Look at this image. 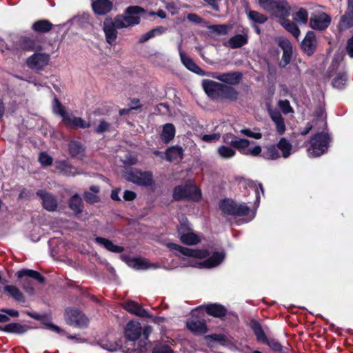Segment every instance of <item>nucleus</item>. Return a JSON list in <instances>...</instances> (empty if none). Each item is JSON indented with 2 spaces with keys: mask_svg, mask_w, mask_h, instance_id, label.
Wrapping results in <instances>:
<instances>
[{
  "mask_svg": "<svg viewBox=\"0 0 353 353\" xmlns=\"http://www.w3.org/2000/svg\"><path fill=\"white\" fill-rule=\"evenodd\" d=\"M170 250H176L183 256H189L186 265L192 267L213 268L219 265L224 259L225 254L223 252H214L210 257L203 263L198 262L197 259H204L208 256V252L204 250H193L182 247L176 243H170L167 245Z\"/></svg>",
  "mask_w": 353,
  "mask_h": 353,
  "instance_id": "1",
  "label": "nucleus"
},
{
  "mask_svg": "<svg viewBox=\"0 0 353 353\" xmlns=\"http://www.w3.org/2000/svg\"><path fill=\"white\" fill-rule=\"evenodd\" d=\"M144 12L145 10L141 7L129 6L125 10V15H119L114 18L117 28L121 29L139 24L140 23L139 14Z\"/></svg>",
  "mask_w": 353,
  "mask_h": 353,
  "instance_id": "2",
  "label": "nucleus"
},
{
  "mask_svg": "<svg viewBox=\"0 0 353 353\" xmlns=\"http://www.w3.org/2000/svg\"><path fill=\"white\" fill-rule=\"evenodd\" d=\"M201 190L190 181L184 185L175 187L173 191V197L176 201L188 199L199 201L201 199Z\"/></svg>",
  "mask_w": 353,
  "mask_h": 353,
  "instance_id": "3",
  "label": "nucleus"
},
{
  "mask_svg": "<svg viewBox=\"0 0 353 353\" xmlns=\"http://www.w3.org/2000/svg\"><path fill=\"white\" fill-rule=\"evenodd\" d=\"M53 112L62 117L63 121L68 128L85 129L90 126V123L83 120L81 117H72L68 114L57 98H54L53 101Z\"/></svg>",
  "mask_w": 353,
  "mask_h": 353,
  "instance_id": "4",
  "label": "nucleus"
},
{
  "mask_svg": "<svg viewBox=\"0 0 353 353\" xmlns=\"http://www.w3.org/2000/svg\"><path fill=\"white\" fill-rule=\"evenodd\" d=\"M330 138L327 133H317L310 139V145L307 149L308 155L317 157L327 152Z\"/></svg>",
  "mask_w": 353,
  "mask_h": 353,
  "instance_id": "5",
  "label": "nucleus"
},
{
  "mask_svg": "<svg viewBox=\"0 0 353 353\" xmlns=\"http://www.w3.org/2000/svg\"><path fill=\"white\" fill-rule=\"evenodd\" d=\"M223 216H244L249 215L250 208L245 203L239 204L232 199H224L219 203Z\"/></svg>",
  "mask_w": 353,
  "mask_h": 353,
  "instance_id": "6",
  "label": "nucleus"
},
{
  "mask_svg": "<svg viewBox=\"0 0 353 353\" xmlns=\"http://www.w3.org/2000/svg\"><path fill=\"white\" fill-rule=\"evenodd\" d=\"M18 278L21 279L23 290L30 295L34 293L33 283L30 279H34L41 283L44 282V277L37 271L29 269H23L17 273Z\"/></svg>",
  "mask_w": 353,
  "mask_h": 353,
  "instance_id": "7",
  "label": "nucleus"
},
{
  "mask_svg": "<svg viewBox=\"0 0 353 353\" xmlns=\"http://www.w3.org/2000/svg\"><path fill=\"white\" fill-rule=\"evenodd\" d=\"M124 178L133 183L142 186H150L153 184V176L151 172H141L137 169H127L123 174Z\"/></svg>",
  "mask_w": 353,
  "mask_h": 353,
  "instance_id": "8",
  "label": "nucleus"
},
{
  "mask_svg": "<svg viewBox=\"0 0 353 353\" xmlns=\"http://www.w3.org/2000/svg\"><path fill=\"white\" fill-rule=\"evenodd\" d=\"M50 55L46 52L37 51L26 59V65L35 72H40L49 65Z\"/></svg>",
  "mask_w": 353,
  "mask_h": 353,
  "instance_id": "9",
  "label": "nucleus"
},
{
  "mask_svg": "<svg viewBox=\"0 0 353 353\" xmlns=\"http://www.w3.org/2000/svg\"><path fill=\"white\" fill-rule=\"evenodd\" d=\"M177 232L181 241L184 244L196 245L201 241L199 236L190 230L186 220L181 223Z\"/></svg>",
  "mask_w": 353,
  "mask_h": 353,
  "instance_id": "10",
  "label": "nucleus"
},
{
  "mask_svg": "<svg viewBox=\"0 0 353 353\" xmlns=\"http://www.w3.org/2000/svg\"><path fill=\"white\" fill-rule=\"evenodd\" d=\"M290 12L291 6L285 0H277L270 14L281 21L284 18L288 17Z\"/></svg>",
  "mask_w": 353,
  "mask_h": 353,
  "instance_id": "11",
  "label": "nucleus"
},
{
  "mask_svg": "<svg viewBox=\"0 0 353 353\" xmlns=\"http://www.w3.org/2000/svg\"><path fill=\"white\" fill-rule=\"evenodd\" d=\"M207 76L232 85L238 83L242 77L241 73L239 72H230L221 74L209 72L207 73Z\"/></svg>",
  "mask_w": 353,
  "mask_h": 353,
  "instance_id": "12",
  "label": "nucleus"
},
{
  "mask_svg": "<svg viewBox=\"0 0 353 353\" xmlns=\"http://www.w3.org/2000/svg\"><path fill=\"white\" fill-rule=\"evenodd\" d=\"M202 87L205 92L212 99H220V92H221L223 84L209 80L204 79L202 81Z\"/></svg>",
  "mask_w": 353,
  "mask_h": 353,
  "instance_id": "13",
  "label": "nucleus"
},
{
  "mask_svg": "<svg viewBox=\"0 0 353 353\" xmlns=\"http://www.w3.org/2000/svg\"><path fill=\"white\" fill-rule=\"evenodd\" d=\"M67 321L72 325L83 327L88 325L87 317L77 310H67Z\"/></svg>",
  "mask_w": 353,
  "mask_h": 353,
  "instance_id": "14",
  "label": "nucleus"
},
{
  "mask_svg": "<svg viewBox=\"0 0 353 353\" xmlns=\"http://www.w3.org/2000/svg\"><path fill=\"white\" fill-rule=\"evenodd\" d=\"M331 18L325 12L315 14L310 18V24L312 29L323 30L328 27Z\"/></svg>",
  "mask_w": 353,
  "mask_h": 353,
  "instance_id": "15",
  "label": "nucleus"
},
{
  "mask_svg": "<svg viewBox=\"0 0 353 353\" xmlns=\"http://www.w3.org/2000/svg\"><path fill=\"white\" fill-rule=\"evenodd\" d=\"M125 336L130 341H135L139 339L142 333V327L139 322L129 321L125 328Z\"/></svg>",
  "mask_w": 353,
  "mask_h": 353,
  "instance_id": "16",
  "label": "nucleus"
},
{
  "mask_svg": "<svg viewBox=\"0 0 353 353\" xmlns=\"http://www.w3.org/2000/svg\"><path fill=\"white\" fill-rule=\"evenodd\" d=\"M115 19L114 21L111 19H105L103 22V31L105 36L106 41L110 45H113L117 37V31Z\"/></svg>",
  "mask_w": 353,
  "mask_h": 353,
  "instance_id": "17",
  "label": "nucleus"
},
{
  "mask_svg": "<svg viewBox=\"0 0 353 353\" xmlns=\"http://www.w3.org/2000/svg\"><path fill=\"white\" fill-rule=\"evenodd\" d=\"M37 195L42 200L43 206L46 210L54 211L57 209V201L54 196L43 190L37 191Z\"/></svg>",
  "mask_w": 353,
  "mask_h": 353,
  "instance_id": "18",
  "label": "nucleus"
},
{
  "mask_svg": "<svg viewBox=\"0 0 353 353\" xmlns=\"http://www.w3.org/2000/svg\"><path fill=\"white\" fill-rule=\"evenodd\" d=\"M18 45L21 49L27 51H41L43 49L34 37H21L18 41Z\"/></svg>",
  "mask_w": 353,
  "mask_h": 353,
  "instance_id": "19",
  "label": "nucleus"
},
{
  "mask_svg": "<svg viewBox=\"0 0 353 353\" xmlns=\"http://www.w3.org/2000/svg\"><path fill=\"white\" fill-rule=\"evenodd\" d=\"M92 8L99 15H105L112 8V3L109 0H92Z\"/></svg>",
  "mask_w": 353,
  "mask_h": 353,
  "instance_id": "20",
  "label": "nucleus"
},
{
  "mask_svg": "<svg viewBox=\"0 0 353 353\" xmlns=\"http://www.w3.org/2000/svg\"><path fill=\"white\" fill-rule=\"evenodd\" d=\"M123 308L128 312L140 316L150 317V314L147 310L143 308L139 303L133 301H128L123 305Z\"/></svg>",
  "mask_w": 353,
  "mask_h": 353,
  "instance_id": "21",
  "label": "nucleus"
},
{
  "mask_svg": "<svg viewBox=\"0 0 353 353\" xmlns=\"http://www.w3.org/2000/svg\"><path fill=\"white\" fill-rule=\"evenodd\" d=\"M316 46V40L313 32H308L301 43V48L308 55L314 53Z\"/></svg>",
  "mask_w": 353,
  "mask_h": 353,
  "instance_id": "22",
  "label": "nucleus"
},
{
  "mask_svg": "<svg viewBox=\"0 0 353 353\" xmlns=\"http://www.w3.org/2000/svg\"><path fill=\"white\" fill-rule=\"evenodd\" d=\"M188 328L194 334L200 335L207 332L208 329L204 321L192 319L187 322Z\"/></svg>",
  "mask_w": 353,
  "mask_h": 353,
  "instance_id": "23",
  "label": "nucleus"
},
{
  "mask_svg": "<svg viewBox=\"0 0 353 353\" xmlns=\"http://www.w3.org/2000/svg\"><path fill=\"white\" fill-rule=\"evenodd\" d=\"M180 59L182 63L188 70L201 76L207 75V74L186 54H182Z\"/></svg>",
  "mask_w": 353,
  "mask_h": 353,
  "instance_id": "24",
  "label": "nucleus"
},
{
  "mask_svg": "<svg viewBox=\"0 0 353 353\" xmlns=\"http://www.w3.org/2000/svg\"><path fill=\"white\" fill-rule=\"evenodd\" d=\"M128 265L137 270H147L150 268H157V265L150 263L145 259L141 258H132L128 260Z\"/></svg>",
  "mask_w": 353,
  "mask_h": 353,
  "instance_id": "25",
  "label": "nucleus"
},
{
  "mask_svg": "<svg viewBox=\"0 0 353 353\" xmlns=\"http://www.w3.org/2000/svg\"><path fill=\"white\" fill-rule=\"evenodd\" d=\"M56 168L63 175L70 176L79 174L77 170L72 167L65 161H58L56 163Z\"/></svg>",
  "mask_w": 353,
  "mask_h": 353,
  "instance_id": "26",
  "label": "nucleus"
},
{
  "mask_svg": "<svg viewBox=\"0 0 353 353\" xmlns=\"http://www.w3.org/2000/svg\"><path fill=\"white\" fill-rule=\"evenodd\" d=\"M248 37L246 34H239L231 37L227 42V46L232 49L239 48L248 43Z\"/></svg>",
  "mask_w": 353,
  "mask_h": 353,
  "instance_id": "27",
  "label": "nucleus"
},
{
  "mask_svg": "<svg viewBox=\"0 0 353 353\" xmlns=\"http://www.w3.org/2000/svg\"><path fill=\"white\" fill-rule=\"evenodd\" d=\"M183 150L180 146H172L165 152V158L168 161H179L183 159Z\"/></svg>",
  "mask_w": 353,
  "mask_h": 353,
  "instance_id": "28",
  "label": "nucleus"
},
{
  "mask_svg": "<svg viewBox=\"0 0 353 353\" xmlns=\"http://www.w3.org/2000/svg\"><path fill=\"white\" fill-rule=\"evenodd\" d=\"M281 25L290 33H291L296 39H299L301 31L297 25L287 18H284L279 21Z\"/></svg>",
  "mask_w": 353,
  "mask_h": 353,
  "instance_id": "29",
  "label": "nucleus"
},
{
  "mask_svg": "<svg viewBox=\"0 0 353 353\" xmlns=\"http://www.w3.org/2000/svg\"><path fill=\"white\" fill-rule=\"evenodd\" d=\"M95 240L97 243L103 246L105 249L110 252L114 253H120L122 252L124 250L123 247L114 244L111 241L107 239L97 237Z\"/></svg>",
  "mask_w": 353,
  "mask_h": 353,
  "instance_id": "30",
  "label": "nucleus"
},
{
  "mask_svg": "<svg viewBox=\"0 0 353 353\" xmlns=\"http://www.w3.org/2000/svg\"><path fill=\"white\" fill-rule=\"evenodd\" d=\"M30 327L26 325H21L18 323H12L6 325L3 328L0 327L1 330L14 334H23L29 330Z\"/></svg>",
  "mask_w": 353,
  "mask_h": 353,
  "instance_id": "31",
  "label": "nucleus"
},
{
  "mask_svg": "<svg viewBox=\"0 0 353 353\" xmlns=\"http://www.w3.org/2000/svg\"><path fill=\"white\" fill-rule=\"evenodd\" d=\"M52 27V23L49 21L42 19L35 21L32 26V29L37 32L46 33L50 31Z\"/></svg>",
  "mask_w": 353,
  "mask_h": 353,
  "instance_id": "32",
  "label": "nucleus"
},
{
  "mask_svg": "<svg viewBox=\"0 0 353 353\" xmlns=\"http://www.w3.org/2000/svg\"><path fill=\"white\" fill-rule=\"evenodd\" d=\"M175 135V128L172 123H166L163 128L161 139L165 143H168Z\"/></svg>",
  "mask_w": 353,
  "mask_h": 353,
  "instance_id": "33",
  "label": "nucleus"
},
{
  "mask_svg": "<svg viewBox=\"0 0 353 353\" xmlns=\"http://www.w3.org/2000/svg\"><path fill=\"white\" fill-rule=\"evenodd\" d=\"M230 143V145L236 148L240 152V153L245 155L246 154L248 146L250 144V142L245 139L234 137L232 139Z\"/></svg>",
  "mask_w": 353,
  "mask_h": 353,
  "instance_id": "34",
  "label": "nucleus"
},
{
  "mask_svg": "<svg viewBox=\"0 0 353 353\" xmlns=\"http://www.w3.org/2000/svg\"><path fill=\"white\" fill-rule=\"evenodd\" d=\"M205 311L208 314L215 317L223 316L226 312V310L223 306L215 303L208 305L205 307Z\"/></svg>",
  "mask_w": 353,
  "mask_h": 353,
  "instance_id": "35",
  "label": "nucleus"
},
{
  "mask_svg": "<svg viewBox=\"0 0 353 353\" xmlns=\"http://www.w3.org/2000/svg\"><path fill=\"white\" fill-rule=\"evenodd\" d=\"M279 150H281L282 157L285 159L288 158L292 152V145L291 143L285 138H281L276 144Z\"/></svg>",
  "mask_w": 353,
  "mask_h": 353,
  "instance_id": "36",
  "label": "nucleus"
},
{
  "mask_svg": "<svg viewBox=\"0 0 353 353\" xmlns=\"http://www.w3.org/2000/svg\"><path fill=\"white\" fill-rule=\"evenodd\" d=\"M216 152L218 156L222 159H232L236 154L235 150L225 145L219 146L217 148Z\"/></svg>",
  "mask_w": 353,
  "mask_h": 353,
  "instance_id": "37",
  "label": "nucleus"
},
{
  "mask_svg": "<svg viewBox=\"0 0 353 353\" xmlns=\"http://www.w3.org/2000/svg\"><path fill=\"white\" fill-rule=\"evenodd\" d=\"M4 290L10 296L19 302H25V297L22 292L14 285H8L4 287Z\"/></svg>",
  "mask_w": 353,
  "mask_h": 353,
  "instance_id": "38",
  "label": "nucleus"
},
{
  "mask_svg": "<svg viewBox=\"0 0 353 353\" xmlns=\"http://www.w3.org/2000/svg\"><path fill=\"white\" fill-rule=\"evenodd\" d=\"M245 10L248 19L254 23L263 24L268 21V17L263 14L257 11L249 10L248 7L246 8Z\"/></svg>",
  "mask_w": 353,
  "mask_h": 353,
  "instance_id": "39",
  "label": "nucleus"
},
{
  "mask_svg": "<svg viewBox=\"0 0 353 353\" xmlns=\"http://www.w3.org/2000/svg\"><path fill=\"white\" fill-rule=\"evenodd\" d=\"M277 145H269L265 147L263 153V158L266 159L274 160L281 157Z\"/></svg>",
  "mask_w": 353,
  "mask_h": 353,
  "instance_id": "40",
  "label": "nucleus"
},
{
  "mask_svg": "<svg viewBox=\"0 0 353 353\" xmlns=\"http://www.w3.org/2000/svg\"><path fill=\"white\" fill-rule=\"evenodd\" d=\"M250 327L253 330L254 334L256 335V339L259 341L263 343V341L266 340L267 336L259 322L256 321H251Z\"/></svg>",
  "mask_w": 353,
  "mask_h": 353,
  "instance_id": "41",
  "label": "nucleus"
},
{
  "mask_svg": "<svg viewBox=\"0 0 353 353\" xmlns=\"http://www.w3.org/2000/svg\"><path fill=\"white\" fill-rule=\"evenodd\" d=\"M353 6L352 5L351 0H349V6ZM340 27L341 28H348L353 26V12H347L341 18L340 21Z\"/></svg>",
  "mask_w": 353,
  "mask_h": 353,
  "instance_id": "42",
  "label": "nucleus"
},
{
  "mask_svg": "<svg viewBox=\"0 0 353 353\" xmlns=\"http://www.w3.org/2000/svg\"><path fill=\"white\" fill-rule=\"evenodd\" d=\"M70 208L75 213H80L82 210V199L79 194H74L69 203Z\"/></svg>",
  "mask_w": 353,
  "mask_h": 353,
  "instance_id": "43",
  "label": "nucleus"
},
{
  "mask_svg": "<svg viewBox=\"0 0 353 353\" xmlns=\"http://www.w3.org/2000/svg\"><path fill=\"white\" fill-rule=\"evenodd\" d=\"M99 192V188L97 185L90 187V192H85L84 194L85 199L91 203H97L99 201L97 193Z\"/></svg>",
  "mask_w": 353,
  "mask_h": 353,
  "instance_id": "44",
  "label": "nucleus"
},
{
  "mask_svg": "<svg viewBox=\"0 0 353 353\" xmlns=\"http://www.w3.org/2000/svg\"><path fill=\"white\" fill-rule=\"evenodd\" d=\"M293 19L299 24L305 25L308 21V12L305 9L301 8L296 12H295Z\"/></svg>",
  "mask_w": 353,
  "mask_h": 353,
  "instance_id": "45",
  "label": "nucleus"
},
{
  "mask_svg": "<svg viewBox=\"0 0 353 353\" xmlns=\"http://www.w3.org/2000/svg\"><path fill=\"white\" fill-rule=\"evenodd\" d=\"M236 94L237 93L233 88L223 85L220 98L234 99L236 98Z\"/></svg>",
  "mask_w": 353,
  "mask_h": 353,
  "instance_id": "46",
  "label": "nucleus"
},
{
  "mask_svg": "<svg viewBox=\"0 0 353 353\" xmlns=\"http://www.w3.org/2000/svg\"><path fill=\"white\" fill-rule=\"evenodd\" d=\"M3 314L0 313V323H6L10 321V318L8 316L12 317H17L19 316V312L17 310L12 309H1L0 310Z\"/></svg>",
  "mask_w": 353,
  "mask_h": 353,
  "instance_id": "47",
  "label": "nucleus"
},
{
  "mask_svg": "<svg viewBox=\"0 0 353 353\" xmlns=\"http://www.w3.org/2000/svg\"><path fill=\"white\" fill-rule=\"evenodd\" d=\"M69 151L72 157H79L83 152V149L80 143L73 141L69 144Z\"/></svg>",
  "mask_w": 353,
  "mask_h": 353,
  "instance_id": "48",
  "label": "nucleus"
},
{
  "mask_svg": "<svg viewBox=\"0 0 353 353\" xmlns=\"http://www.w3.org/2000/svg\"><path fill=\"white\" fill-rule=\"evenodd\" d=\"M347 81V75L345 73L339 74L332 81V85L338 89L343 88Z\"/></svg>",
  "mask_w": 353,
  "mask_h": 353,
  "instance_id": "49",
  "label": "nucleus"
},
{
  "mask_svg": "<svg viewBox=\"0 0 353 353\" xmlns=\"http://www.w3.org/2000/svg\"><path fill=\"white\" fill-rule=\"evenodd\" d=\"M276 1L277 0H258V3L261 8H262L266 12L270 14Z\"/></svg>",
  "mask_w": 353,
  "mask_h": 353,
  "instance_id": "50",
  "label": "nucleus"
},
{
  "mask_svg": "<svg viewBox=\"0 0 353 353\" xmlns=\"http://www.w3.org/2000/svg\"><path fill=\"white\" fill-rule=\"evenodd\" d=\"M230 26L221 24V25H212L208 27V29L213 32H216L219 34L225 35L228 34Z\"/></svg>",
  "mask_w": 353,
  "mask_h": 353,
  "instance_id": "51",
  "label": "nucleus"
},
{
  "mask_svg": "<svg viewBox=\"0 0 353 353\" xmlns=\"http://www.w3.org/2000/svg\"><path fill=\"white\" fill-rule=\"evenodd\" d=\"M263 343L267 344L273 351L282 352V345L276 339L267 338Z\"/></svg>",
  "mask_w": 353,
  "mask_h": 353,
  "instance_id": "52",
  "label": "nucleus"
},
{
  "mask_svg": "<svg viewBox=\"0 0 353 353\" xmlns=\"http://www.w3.org/2000/svg\"><path fill=\"white\" fill-rule=\"evenodd\" d=\"M220 133H213L210 134H204L201 137V139L205 142L215 143L220 139Z\"/></svg>",
  "mask_w": 353,
  "mask_h": 353,
  "instance_id": "53",
  "label": "nucleus"
},
{
  "mask_svg": "<svg viewBox=\"0 0 353 353\" xmlns=\"http://www.w3.org/2000/svg\"><path fill=\"white\" fill-rule=\"evenodd\" d=\"M152 353H174L171 348L166 345H156Z\"/></svg>",
  "mask_w": 353,
  "mask_h": 353,
  "instance_id": "54",
  "label": "nucleus"
},
{
  "mask_svg": "<svg viewBox=\"0 0 353 353\" xmlns=\"http://www.w3.org/2000/svg\"><path fill=\"white\" fill-rule=\"evenodd\" d=\"M39 161L41 165L48 166L52 164V158L46 152H41L39 154Z\"/></svg>",
  "mask_w": 353,
  "mask_h": 353,
  "instance_id": "55",
  "label": "nucleus"
},
{
  "mask_svg": "<svg viewBox=\"0 0 353 353\" xmlns=\"http://www.w3.org/2000/svg\"><path fill=\"white\" fill-rule=\"evenodd\" d=\"M240 132L248 137L254 138L255 139H260L262 138V134L260 132H254L251 130L245 128L240 130Z\"/></svg>",
  "mask_w": 353,
  "mask_h": 353,
  "instance_id": "56",
  "label": "nucleus"
},
{
  "mask_svg": "<svg viewBox=\"0 0 353 353\" xmlns=\"http://www.w3.org/2000/svg\"><path fill=\"white\" fill-rule=\"evenodd\" d=\"M279 107L285 114L290 113L293 112L292 107L290 106V102L288 100L280 101Z\"/></svg>",
  "mask_w": 353,
  "mask_h": 353,
  "instance_id": "57",
  "label": "nucleus"
},
{
  "mask_svg": "<svg viewBox=\"0 0 353 353\" xmlns=\"http://www.w3.org/2000/svg\"><path fill=\"white\" fill-rule=\"evenodd\" d=\"M292 50L283 51V56H282V60H281V64H282L283 63V67L290 63L291 57H292Z\"/></svg>",
  "mask_w": 353,
  "mask_h": 353,
  "instance_id": "58",
  "label": "nucleus"
},
{
  "mask_svg": "<svg viewBox=\"0 0 353 353\" xmlns=\"http://www.w3.org/2000/svg\"><path fill=\"white\" fill-rule=\"evenodd\" d=\"M110 123L105 121H101L100 123L99 124L98 127L96 128L95 132L98 134H101L106 130H108L110 128Z\"/></svg>",
  "mask_w": 353,
  "mask_h": 353,
  "instance_id": "59",
  "label": "nucleus"
},
{
  "mask_svg": "<svg viewBox=\"0 0 353 353\" xmlns=\"http://www.w3.org/2000/svg\"><path fill=\"white\" fill-rule=\"evenodd\" d=\"M262 151L261 146L256 145L253 148H248L245 155H250L253 157L258 156Z\"/></svg>",
  "mask_w": 353,
  "mask_h": 353,
  "instance_id": "60",
  "label": "nucleus"
},
{
  "mask_svg": "<svg viewBox=\"0 0 353 353\" xmlns=\"http://www.w3.org/2000/svg\"><path fill=\"white\" fill-rule=\"evenodd\" d=\"M276 128V130L279 134H283L285 130V125L283 119L274 122Z\"/></svg>",
  "mask_w": 353,
  "mask_h": 353,
  "instance_id": "61",
  "label": "nucleus"
},
{
  "mask_svg": "<svg viewBox=\"0 0 353 353\" xmlns=\"http://www.w3.org/2000/svg\"><path fill=\"white\" fill-rule=\"evenodd\" d=\"M279 44V46L283 49V51L292 50V45L288 39H281Z\"/></svg>",
  "mask_w": 353,
  "mask_h": 353,
  "instance_id": "62",
  "label": "nucleus"
},
{
  "mask_svg": "<svg viewBox=\"0 0 353 353\" xmlns=\"http://www.w3.org/2000/svg\"><path fill=\"white\" fill-rule=\"evenodd\" d=\"M187 19L190 21L195 23H201L203 21V19L199 16L194 13L188 14L187 16Z\"/></svg>",
  "mask_w": 353,
  "mask_h": 353,
  "instance_id": "63",
  "label": "nucleus"
},
{
  "mask_svg": "<svg viewBox=\"0 0 353 353\" xmlns=\"http://www.w3.org/2000/svg\"><path fill=\"white\" fill-rule=\"evenodd\" d=\"M346 50L348 55L353 58V36L347 41Z\"/></svg>",
  "mask_w": 353,
  "mask_h": 353,
  "instance_id": "64",
  "label": "nucleus"
}]
</instances>
